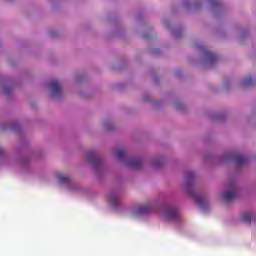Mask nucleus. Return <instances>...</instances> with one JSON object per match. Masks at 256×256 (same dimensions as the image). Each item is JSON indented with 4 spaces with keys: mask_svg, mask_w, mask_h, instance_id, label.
I'll return each mask as SVG.
<instances>
[{
    "mask_svg": "<svg viewBox=\"0 0 256 256\" xmlns=\"http://www.w3.org/2000/svg\"><path fill=\"white\" fill-rule=\"evenodd\" d=\"M202 52L206 58V62L208 65L212 66L213 64H216V62H218L219 58L213 52H210L206 48H204Z\"/></svg>",
    "mask_w": 256,
    "mask_h": 256,
    "instance_id": "nucleus-1",
    "label": "nucleus"
},
{
    "mask_svg": "<svg viewBox=\"0 0 256 256\" xmlns=\"http://www.w3.org/2000/svg\"><path fill=\"white\" fill-rule=\"evenodd\" d=\"M237 195H238L237 187H236L235 183H232L231 190L225 191V193H223L222 197L226 201H232L233 199H235L237 197Z\"/></svg>",
    "mask_w": 256,
    "mask_h": 256,
    "instance_id": "nucleus-2",
    "label": "nucleus"
},
{
    "mask_svg": "<svg viewBox=\"0 0 256 256\" xmlns=\"http://www.w3.org/2000/svg\"><path fill=\"white\" fill-rule=\"evenodd\" d=\"M166 219H177L179 213L175 207H166L163 213Z\"/></svg>",
    "mask_w": 256,
    "mask_h": 256,
    "instance_id": "nucleus-3",
    "label": "nucleus"
},
{
    "mask_svg": "<svg viewBox=\"0 0 256 256\" xmlns=\"http://www.w3.org/2000/svg\"><path fill=\"white\" fill-rule=\"evenodd\" d=\"M50 87H51L54 95H61L62 88H61L58 80H51L50 81Z\"/></svg>",
    "mask_w": 256,
    "mask_h": 256,
    "instance_id": "nucleus-4",
    "label": "nucleus"
},
{
    "mask_svg": "<svg viewBox=\"0 0 256 256\" xmlns=\"http://www.w3.org/2000/svg\"><path fill=\"white\" fill-rule=\"evenodd\" d=\"M88 157V161H91L92 163H94V165H98L99 163H101V157H99V155H97V153H95L94 151H90L87 154Z\"/></svg>",
    "mask_w": 256,
    "mask_h": 256,
    "instance_id": "nucleus-5",
    "label": "nucleus"
},
{
    "mask_svg": "<svg viewBox=\"0 0 256 256\" xmlns=\"http://www.w3.org/2000/svg\"><path fill=\"white\" fill-rule=\"evenodd\" d=\"M142 164H143V161L140 157H136L128 163V165L130 167H133L134 169H139L140 167H142Z\"/></svg>",
    "mask_w": 256,
    "mask_h": 256,
    "instance_id": "nucleus-6",
    "label": "nucleus"
},
{
    "mask_svg": "<svg viewBox=\"0 0 256 256\" xmlns=\"http://www.w3.org/2000/svg\"><path fill=\"white\" fill-rule=\"evenodd\" d=\"M248 160V157L245 155H235V162L237 165H244Z\"/></svg>",
    "mask_w": 256,
    "mask_h": 256,
    "instance_id": "nucleus-7",
    "label": "nucleus"
},
{
    "mask_svg": "<svg viewBox=\"0 0 256 256\" xmlns=\"http://www.w3.org/2000/svg\"><path fill=\"white\" fill-rule=\"evenodd\" d=\"M150 211H151V207H149V205H140L136 209V213L139 215H141L143 213H149Z\"/></svg>",
    "mask_w": 256,
    "mask_h": 256,
    "instance_id": "nucleus-8",
    "label": "nucleus"
},
{
    "mask_svg": "<svg viewBox=\"0 0 256 256\" xmlns=\"http://www.w3.org/2000/svg\"><path fill=\"white\" fill-rule=\"evenodd\" d=\"M241 219L245 221V223L250 224L252 220V215L251 213H241Z\"/></svg>",
    "mask_w": 256,
    "mask_h": 256,
    "instance_id": "nucleus-9",
    "label": "nucleus"
},
{
    "mask_svg": "<svg viewBox=\"0 0 256 256\" xmlns=\"http://www.w3.org/2000/svg\"><path fill=\"white\" fill-rule=\"evenodd\" d=\"M109 201L112 205H117L119 201L118 195H116L115 193H112L111 195H109Z\"/></svg>",
    "mask_w": 256,
    "mask_h": 256,
    "instance_id": "nucleus-10",
    "label": "nucleus"
},
{
    "mask_svg": "<svg viewBox=\"0 0 256 256\" xmlns=\"http://www.w3.org/2000/svg\"><path fill=\"white\" fill-rule=\"evenodd\" d=\"M196 202L198 203V205H200V207H204V205H206L207 201L205 199V197H202L200 195L195 197Z\"/></svg>",
    "mask_w": 256,
    "mask_h": 256,
    "instance_id": "nucleus-11",
    "label": "nucleus"
},
{
    "mask_svg": "<svg viewBox=\"0 0 256 256\" xmlns=\"http://www.w3.org/2000/svg\"><path fill=\"white\" fill-rule=\"evenodd\" d=\"M57 179L58 181H60V183H68L70 181V178L66 175H57Z\"/></svg>",
    "mask_w": 256,
    "mask_h": 256,
    "instance_id": "nucleus-12",
    "label": "nucleus"
},
{
    "mask_svg": "<svg viewBox=\"0 0 256 256\" xmlns=\"http://www.w3.org/2000/svg\"><path fill=\"white\" fill-rule=\"evenodd\" d=\"M116 157H118V159H124V157H126V151H124V149H117Z\"/></svg>",
    "mask_w": 256,
    "mask_h": 256,
    "instance_id": "nucleus-13",
    "label": "nucleus"
},
{
    "mask_svg": "<svg viewBox=\"0 0 256 256\" xmlns=\"http://www.w3.org/2000/svg\"><path fill=\"white\" fill-rule=\"evenodd\" d=\"M253 80L251 78V76H249V78H246L243 82V85H245V87H247V85H252Z\"/></svg>",
    "mask_w": 256,
    "mask_h": 256,
    "instance_id": "nucleus-14",
    "label": "nucleus"
},
{
    "mask_svg": "<svg viewBox=\"0 0 256 256\" xmlns=\"http://www.w3.org/2000/svg\"><path fill=\"white\" fill-rule=\"evenodd\" d=\"M10 91H12V88H6V86H3L2 82V93H10Z\"/></svg>",
    "mask_w": 256,
    "mask_h": 256,
    "instance_id": "nucleus-15",
    "label": "nucleus"
},
{
    "mask_svg": "<svg viewBox=\"0 0 256 256\" xmlns=\"http://www.w3.org/2000/svg\"><path fill=\"white\" fill-rule=\"evenodd\" d=\"M210 4H212V6H220V1L219 0H210Z\"/></svg>",
    "mask_w": 256,
    "mask_h": 256,
    "instance_id": "nucleus-16",
    "label": "nucleus"
},
{
    "mask_svg": "<svg viewBox=\"0 0 256 256\" xmlns=\"http://www.w3.org/2000/svg\"><path fill=\"white\" fill-rule=\"evenodd\" d=\"M187 177L188 179L192 180L195 177V173L193 171H189Z\"/></svg>",
    "mask_w": 256,
    "mask_h": 256,
    "instance_id": "nucleus-17",
    "label": "nucleus"
},
{
    "mask_svg": "<svg viewBox=\"0 0 256 256\" xmlns=\"http://www.w3.org/2000/svg\"><path fill=\"white\" fill-rule=\"evenodd\" d=\"M157 52H160V50H152L153 54H156Z\"/></svg>",
    "mask_w": 256,
    "mask_h": 256,
    "instance_id": "nucleus-18",
    "label": "nucleus"
},
{
    "mask_svg": "<svg viewBox=\"0 0 256 256\" xmlns=\"http://www.w3.org/2000/svg\"><path fill=\"white\" fill-rule=\"evenodd\" d=\"M4 128V125H3V123H2V129Z\"/></svg>",
    "mask_w": 256,
    "mask_h": 256,
    "instance_id": "nucleus-19",
    "label": "nucleus"
},
{
    "mask_svg": "<svg viewBox=\"0 0 256 256\" xmlns=\"http://www.w3.org/2000/svg\"><path fill=\"white\" fill-rule=\"evenodd\" d=\"M2 158H3V149H2Z\"/></svg>",
    "mask_w": 256,
    "mask_h": 256,
    "instance_id": "nucleus-20",
    "label": "nucleus"
}]
</instances>
